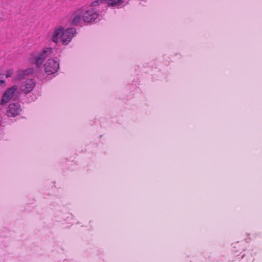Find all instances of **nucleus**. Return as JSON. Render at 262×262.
Returning <instances> with one entry per match:
<instances>
[{"mask_svg": "<svg viewBox=\"0 0 262 262\" xmlns=\"http://www.w3.org/2000/svg\"><path fill=\"white\" fill-rule=\"evenodd\" d=\"M76 33V30L74 28H70L65 30L62 27L56 29L52 37L53 42L57 43L59 37H61V41L63 45H68Z\"/></svg>", "mask_w": 262, "mask_h": 262, "instance_id": "obj_1", "label": "nucleus"}, {"mask_svg": "<svg viewBox=\"0 0 262 262\" xmlns=\"http://www.w3.org/2000/svg\"><path fill=\"white\" fill-rule=\"evenodd\" d=\"M45 72L51 75L56 73L59 67L58 61L54 59H49L44 64Z\"/></svg>", "mask_w": 262, "mask_h": 262, "instance_id": "obj_2", "label": "nucleus"}, {"mask_svg": "<svg viewBox=\"0 0 262 262\" xmlns=\"http://www.w3.org/2000/svg\"><path fill=\"white\" fill-rule=\"evenodd\" d=\"M98 17L97 11L91 8L85 11L82 15V19L85 23H92Z\"/></svg>", "mask_w": 262, "mask_h": 262, "instance_id": "obj_3", "label": "nucleus"}, {"mask_svg": "<svg viewBox=\"0 0 262 262\" xmlns=\"http://www.w3.org/2000/svg\"><path fill=\"white\" fill-rule=\"evenodd\" d=\"M52 51V48H46L41 53L35 57V62L37 67H39L45 59L51 54Z\"/></svg>", "mask_w": 262, "mask_h": 262, "instance_id": "obj_4", "label": "nucleus"}, {"mask_svg": "<svg viewBox=\"0 0 262 262\" xmlns=\"http://www.w3.org/2000/svg\"><path fill=\"white\" fill-rule=\"evenodd\" d=\"M21 111L20 105L18 103H13L9 104L7 114L9 117H14L18 115Z\"/></svg>", "mask_w": 262, "mask_h": 262, "instance_id": "obj_5", "label": "nucleus"}, {"mask_svg": "<svg viewBox=\"0 0 262 262\" xmlns=\"http://www.w3.org/2000/svg\"><path fill=\"white\" fill-rule=\"evenodd\" d=\"M36 82L32 79H28L23 82L20 85V90L24 93L27 94L33 90Z\"/></svg>", "mask_w": 262, "mask_h": 262, "instance_id": "obj_6", "label": "nucleus"}, {"mask_svg": "<svg viewBox=\"0 0 262 262\" xmlns=\"http://www.w3.org/2000/svg\"><path fill=\"white\" fill-rule=\"evenodd\" d=\"M17 87L14 85L11 88L8 89L4 94L2 99L1 101V104H4L7 103L11 99L13 98V96L16 91Z\"/></svg>", "mask_w": 262, "mask_h": 262, "instance_id": "obj_7", "label": "nucleus"}, {"mask_svg": "<svg viewBox=\"0 0 262 262\" xmlns=\"http://www.w3.org/2000/svg\"><path fill=\"white\" fill-rule=\"evenodd\" d=\"M83 13V10L82 9H78L76 11L72 16V24L75 26H77L81 20V16Z\"/></svg>", "mask_w": 262, "mask_h": 262, "instance_id": "obj_8", "label": "nucleus"}, {"mask_svg": "<svg viewBox=\"0 0 262 262\" xmlns=\"http://www.w3.org/2000/svg\"><path fill=\"white\" fill-rule=\"evenodd\" d=\"M33 69L29 68L24 71H18L16 76V79L20 80L24 78L26 75H28L33 73Z\"/></svg>", "mask_w": 262, "mask_h": 262, "instance_id": "obj_9", "label": "nucleus"}, {"mask_svg": "<svg viewBox=\"0 0 262 262\" xmlns=\"http://www.w3.org/2000/svg\"><path fill=\"white\" fill-rule=\"evenodd\" d=\"M122 2V0H107V4L110 6L119 5Z\"/></svg>", "mask_w": 262, "mask_h": 262, "instance_id": "obj_10", "label": "nucleus"}, {"mask_svg": "<svg viewBox=\"0 0 262 262\" xmlns=\"http://www.w3.org/2000/svg\"><path fill=\"white\" fill-rule=\"evenodd\" d=\"M102 3H105V0H96L95 1L93 2L91 5L92 6L95 7L102 4Z\"/></svg>", "mask_w": 262, "mask_h": 262, "instance_id": "obj_11", "label": "nucleus"}, {"mask_svg": "<svg viewBox=\"0 0 262 262\" xmlns=\"http://www.w3.org/2000/svg\"><path fill=\"white\" fill-rule=\"evenodd\" d=\"M13 73V70L12 69H9L6 72V77L7 78L11 77Z\"/></svg>", "mask_w": 262, "mask_h": 262, "instance_id": "obj_12", "label": "nucleus"}, {"mask_svg": "<svg viewBox=\"0 0 262 262\" xmlns=\"http://www.w3.org/2000/svg\"><path fill=\"white\" fill-rule=\"evenodd\" d=\"M5 81L3 80H0V86H3L5 85Z\"/></svg>", "mask_w": 262, "mask_h": 262, "instance_id": "obj_13", "label": "nucleus"}, {"mask_svg": "<svg viewBox=\"0 0 262 262\" xmlns=\"http://www.w3.org/2000/svg\"><path fill=\"white\" fill-rule=\"evenodd\" d=\"M254 260V258L252 257H251L250 259V261L252 262Z\"/></svg>", "mask_w": 262, "mask_h": 262, "instance_id": "obj_14", "label": "nucleus"}, {"mask_svg": "<svg viewBox=\"0 0 262 262\" xmlns=\"http://www.w3.org/2000/svg\"><path fill=\"white\" fill-rule=\"evenodd\" d=\"M245 255H243V256H242V258H244L245 257Z\"/></svg>", "mask_w": 262, "mask_h": 262, "instance_id": "obj_15", "label": "nucleus"}]
</instances>
